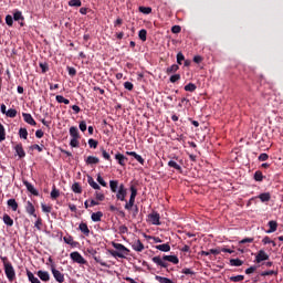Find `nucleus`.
Listing matches in <instances>:
<instances>
[{"label": "nucleus", "instance_id": "f257e3e1", "mask_svg": "<svg viewBox=\"0 0 283 283\" xmlns=\"http://www.w3.org/2000/svg\"><path fill=\"white\" fill-rule=\"evenodd\" d=\"M109 187L111 191L116 193V198L120 200V202H126L125 198H127V188H125V185L120 184L118 186V180H111Z\"/></svg>", "mask_w": 283, "mask_h": 283}, {"label": "nucleus", "instance_id": "f03ea898", "mask_svg": "<svg viewBox=\"0 0 283 283\" xmlns=\"http://www.w3.org/2000/svg\"><path fill=\"white\" fill-rule=\"evenodd\" d=\"M154 264H157V266H161V269H167L169 266L168 262H171V264H178L180 260L176 255H164L160 256H154L153 258Z\"/></svg>", "mask_w": 283, "mask_h": 283}, {"label": "nucleus", "instance_id": "7ed1b4c3", "mask_svg": "<svg viewBox=\"0 0 283 283\" xmlns=\"http://www.w3.org/2000/svg\"><path fill=\"white\" fill-rule=\"evenodd\" d=\"M113 247H114V249H116V251H111V255H113V258L125 259V258H127V255H129V249H127L125 245H123V243H114L113 242Z\"/></svg>", "mask_w": 283, "mask_h": 283}, {"label": "nucleus", "instance_id": "20e7f679", "mask_svg": "<svg viewBox=\"0 0 283 283\" xmlns=\"http://www.w3.org/2000/svg\"><path fill=\"white\" fill-rule=\"evenodd\" d=\"M136 196H138V189H136V187L132 186L129 201L126 202V205H125L126 211H132V209L134 208V205L136 202Z\"/></svg>", "mask_w": 283, "mask_h": 283}, {"label": "nucleus", "instance_id": "39448f33", "mask_svg": "<svg viewBox=\"0 0 283 283\" xmlns=\"http://www.w3.org/2000/svg\"><path fill=\"white\" fill-rule=\"evenodd\" d=\"M51 273L55 280V282L63 283L65 282V274H63L61 271L56 270L55 264H51Z\"/></svg>", "mask_w": 283, "mask_h": 283}, {"label": "nucleus", "instance_id": "423d86ee", "mask_svg": "<svg viewBox=\"0 0 283 283\" xmlns=\"http://www.w3.org/2000/svg\"><path fill=\"white\" fill-rule=\"evenodd\" d=\"M3 269L7 280H9L10 282H14V280H17V272L14 271V266L12 265V263L6 265Z\"/></svg>", "mask_w": 283, "mask_h": 283}, {"label": "nucleus", "instance_id": "0eeeda50", "mask_svg": "<svg viewBox=\"0 0 283 283\" xmlns=\"http://www.w3.org/2000/svg\"><path fill=\"white\" fill-rule=\"evenodd\" d=\"M70 258L73 262H76V264H87L85 258H83L78 252H72Z\"/></svg>", "mask_w": 283, "mask_h": 283}, {"label": "nucleus", "instance_id": "6e6552de", "mask_svg": "<svg viewBox=\"0 0 283 283\" xmlns=\"http://www.w3.org/2000/svg\"><path fill=\"white\" fill-rule=\"evenodd\" d=\"M148 220L150 224H155L156 227H159L160 224V214L158 212H153L148 214Z\"/></svg>", "mask_w": 283, "mask_h": 283}, {"label": "nucleus", "instance_id": "1a4fd4ad", "mask_svg": "<svg viewBox=\"0 0 283 283\" xmlns=\"http://www.w3.org/2000/svg\"><path fill=\"white\" fill-rule=\"evenodd\" d=\"M13 149L18 158H25V150L23 149V144H15Z\"/></svg>", "mask_w": 283, "mask_h": 283}, {"label": "nucleus", "instance_id": "9d476101", "mask_svg": "<svg viewBox=\"0 0 283 283\" xmlns=\"http://www.w3.org/2000/svg\"><path fill=\"white\" fill-rule=\"evenodd\" d=\"M132 249L137 251V253H143V251H145V244H143L142 241L137 239L133 242Z\"/></svg>", "mask_w": 283, "mask_h": 283}, {"label": "nucleus", "instance_id": "9b49d317", "mask_svg": "<svg viewBox=\"0 0 283 283\" xmlns=\"http://www.w3.org/2000/svg\"><path fill=\"white\" fill-rule=\"evenodd\" d=\"M266 260H269V255L265 253L264 250H260L255 255L256 264H260V262H264Z\"/></svg>", "mask_w": 283, "mask_h": 283}, {"label": "nucleus", "instance_id": "f8f14e48", "mask_svg": "<svg viewBox=\"0 0 283 283\" xmlns=\"http://www.w3.org/2000/svg\"><path fill=\"white\" fill-rule=\"evenodd\" d=\"M36 275H38L39 280H41V282L50 281V272H48V271L39 270L36 272Z\"/></svg>", "mask_w": 283, "mask_h": 283}, {"label": "nucleus", "instance_id": "ddd939ff", "mask_svg": "<svg viewBox=\"0 0 283 283\" xmlns=\"http://www.w3.org/2000/svg\"><path fill=\"white\" fill-rule=\"evenodd\" d=\"M25 211L29 216L36 218V209L34 208V205L31 203V201H27Z\"/></svg>", "mask_w": 283, "mask_h": 283}, {"label": "nucleus", "instance_id": "4468645a", "mask_svg": "<svg viewBox=\"0 0 283 283\" xmlns=\"http://www.w3.org/2000/svg\"><path fill=\"white\" fill-rule=\"evenodd\" d=\"M126 155L133 156L139 165H145V159L143 158V156L138 155L136 151H126Z\"/></svg>", "mask_w": 283, "mask_h": 283}, {"label": "nucleus", "instance_id": "2eb2a0df", "mask_svg": "<svg viewBox=\"0 0 283 283\" xmlns=\"http://www.w3.org/2000/svg\"><path fill=\"white\" fill-rule=\"evenodd\" d=\"M22 116L28 125H32L33 127L36 125V120H34V117L30 113H23Z\"/></svg>", "mask_w": 283, "mask_h": 283}, {"label": "nucleus", "instance_id": "dca6fc26", "mask_svg": "<svg viewBox=\"0 0 283 283\" xmlns=\"http://www.w3.org/2000/svg\"><path fill=\"white\" fill-rule=\"evenodd\" d=\"M115 159L118 161V165H120V167H125L127 163V157H125V155L118 153L115 155Z\"/></svg>", "mask_w": 283, "mask_h": 283}, {"label": "nucleus", "instance_id": "f3484780", "mask_svg": "<svg viewBox=\"0 0 283 283\" xmlns=\"http://www.w3.org/2000/svg\"><path fill=\"white\" fill-rule=\"evenodd\" d=\"M155 249H157V251H163V253H169V251H171V245H169V243H164L156 245Z\"/></svg>", "mask_w": 283, "mask_h": 283}, {"label": "nucleus", "instance_id": "a211bd4d", "mask_svg": "<svg viewBox=\"0 0 283 283\" xmlns=\"http://www.w3.org/2000/svg\"><path fill=\"white\" fill-rule=\"evenodd\" d=\"M27 277L29 282L31 283H41V280L39 277L34 276V273H32L30 270H27Z\"/></svg>", "mask_w": 283, "mask_h": 283}, {"label": "nucleus", "instance_id": "6ab92c4d", "mask_svg": "<svg viewBox=\"0 0 283 283\" xmlns=\"http://www.w3.org/2000/svg\"><path fill=\"white\" fill-rule=\"evenodd\" d=\"M23 185L27 187L30 193H32L33 196H39V191L34 189V186L32 184H30L29 181H23Z\"/></svg>", "mask_w": 283, "mask_h": 283}, {"label": "nucleus", "instance_id": "aec40b11", "mask_svg": "<svg viewBox=\"0 0 283 283\" xmlns=\"http://www.w3.org/2000/svg\"><path fill=\"white\" fill-rule=\"evenodd\" d=\"M65 244H70V247H76L78 244V242L74 241V238L72 235H65L63 238Z\"/></svg>", "mask_w": 283, "mask_h": 283}, {"label": "nucleus", "instance_id": "412c9836", "mask_svg": "<svg viewBox=\"0 0 283 283\" xmlns=\"http://www.w3.org/2000/svg\"><path fill=\"white\" fill-rule=\"evenodd\" d=\"M87 182H88L90 187H92V189H95L96 191H101V186L94 181V178L88 177Z\"/></svg>", "mask_w": 283, "mask_h": 283}, {"label": "nucleus", "instance_id": "4be33fe9", "mask_svg": "<svg viewBox=\"0 0 283 283\" xmlns=\"http://www.w3.org/2000/svg\"><path fill=\"white\" fill-rule=\"evenodd\" d=\"M270 229L266 230V233H275L277 231V221H269Z\"/></svg>", "mask_w": 283, "mask_h": 283}, {"label": "nucleus", "instance_id": "5701e85b", "mask_svg": "<svg viewBox=\"0 0 283 283\" xmlns=\"http://www.w3.org/2000/svg\"><path fill=\"white\" fill-rule=\"evenodd\" d=\"M102 218H103V213L101 211L93 212L91 216V220L93 222H101Z\"/></svg>", "mask_w": 283, "mask_h": 283}, {"label": "nucleus", "instance_id": "b1692460", "mask_svg": "<svg viewBox=\"0 0 283 283\" xmlns=\"http://www.w3.org/2000/svg\"><path fill=\"white\" fill-rule=\"evenodd\" d=\"M78 229L84 235H90V228L87 227V223H80Z\"/></svg>", "mask_w": 283, "mask_h": 283}, {"label": "nucleus", "instance_id": "393cba45", "mask_svg": "<svg viewBox=\"0 0 283 283\" xmlns=\"http://www.w3.org/2000/svg\"><path fill=\"white\" fill-rule=\"evenodd\" d=\"M8 207H10V209H12V211H17V209H19V203L17 202L15 199H9L7 201Z\"/></svg>", "mask_w": 283, "mask_h": 283}, {"label": "nucleus", "instance_id": "a878e982", "mask_svg": "<svg viewBox=\"0 0 283 283\" xmlns=\"http://www.w3.org/2000/svg\"><path fill=\"white\" fill-rule=\"evenodd\" d=\"M70 136L72 138H81V135H78V128L76 126H72L70 128Z\"/></svg>", "mask_w": 283, "mask_h": 283}, {"label": "nucleus", "instance_id": "bb28decb", "mask_svg": "<svg viewBox=\"0 0 283 283\" xmlns=\"http://www.w3.org/2000/svg\"><path fill=\"white\" fill-rule=\"evenodd\" d=\"M168 167L176 169V171H182V167L180 165H178V163H176L175 160H169Z\"/></svg>", "mask_w": 283, "mask_h": 283}, {"label": "nucleus", "instance_id": "cd10ccee", "mask_svg": "<svg viewBox=\"0 0 283 283\" xmlns=\"http://www.w3.org/2000/svg\"><path fill=\"white\" fill-rule=\"evenodd\" d=\"M99 159L97 157L94 156H88L86 158V165H98Z\"/></svg>", "mask_w": 283, "mask_h": 283}, {"label": "nucleus", "instance_id": "c85d7f7f", "mask_svg": "<svg viewBox=\"0 0 283 283\" xmlns=\"http://www.w3.org/2000/svg\"><path fill=\"white\" fill-rule=\"evenodd\" d=\"M155 280L159 283H174V281H171V279L160 276V275H156Z\"/></svg>", "mask_w": 283, "mask_h": 283}, {"label": "nucleus", "instance_id": "c756f323", "mask_svg": "<svg viewBox=\"0 0 283 283\" xmlns=\"http://www.w3.org/2000/svg\"><path fill=\"white\" fill-rule=\"evenodd\" d=\"M4 224H7V227H12L14 224V220H12L9 214H3L2 218Z\"/></svg>", "mask_w": 283, "mask_h": 283}, {"label": "nucleus", "instance_id": "7c9ffc66", "mask_svg": "<svg viewBox=\"0 0 283 283\" xmlns=\"http://www.w3.org/2000/svg\"><path fill=\"white\" fill-rule=\"evenodd\" d=\"M177 70H180V66H178V64H172L171 66L167 67L166 73L176 74Z\"/></svg>", "mask_w": 283, "mask_h": 283}, {"label": "nucleus", "instance_id": "2f4dec72", "mask_svg": "<svg viewBox=\"0 0 283 283\" xmlns=\"http://www.w3.org/2000/svg\"><path fill=\"white\" fill-rule=\"evenodd\" d=\"M259 199L261 200V202H269V200H271V193L269 192L261 193L259 196Z\"/></svg>", "mask_w": 283, "mask_h": 283}, {"label": "nucleus", "instance_id": "473e14b6", "mask_svg": "<svg viewBox=\"0 0 283 283\" xmlns=\"http://www.w3.org/2000/svg\"><path fill=\"white\" fill-rule=\"evenodd\" d=\"M244 264V261L240 259H231L230 260V265L231 266H242Z\"/></svg>", "mask_w": 283, "mask_h": 283}, {"label": "nucleus", "instance_id": "72a5a7b5", "mask_svg": "<svg viewBox=\"0 0 283 283\" xmlns=\"http://www.w3.org/2000/svg\"><path fill=\"white\" fill-rule=\"evenodd\" d=\"M59 196H61V191H59V189H56V186H53L52 191H51L52 200H56V198H59Z\"/></svg>", "mask_w": 283, "mask_h": 283}, {"label": "nucleus", "instance_id": "f704fd0d", "mask_svg": "<svg viewBox=\"0 0 283 283\" xmlns=\"http://www.w3.org/2000/svg\"><path fill=\"white\" fill-rule=\"evenodd\" d=\"M72 191H74V193H83V188H81L78 182H75L72 185Z\"/></svg>", "mask_w": 283, "mask_h": 283}, {"label": "nucleus", "instance_id": "c9c22d12", "mask_svg": "<svg viewBox=\"0 0 283 283\" xmlns=\"http://www.w3.org/2000/svg\"><path fill=\"white\" fill-rule=\"evenodd\" d=\"M254 180L256 182H262L264 180V175H262V171L258 170L254 172Z\"/></svg>", "mask_w": 283, "mask_h": 283}, {"label": "nucleus", "instance_id": "e433bc0d", "mask_svg": "<svg viewBox=\"0 0 283 283\" xmlns=\"http://www.w3.org/2000/svg\"><path fill=\"white\" fill-rule=\"evenodd\" d=\"M55 101H57V103H64V105H70V99L63 97V95L55 96Z\"/></svg>", "mask_w": 283, "mask_h": 283}, {"label": "nucleus", "instance_id": "4c0bfd02", "mask_svg": "<svg viewBox=\"0 0 283 283\" xmlns=\"http://www.w3.org/2000/svg\"><path fill=\"white\" fill-rule=\"evenodd\" d=\"M3 140H6V127L0 123V143H3Z\"/></svg>", "mask_w": 283, "mask_h": 283}, {"label": "nucleus", "instance_id": "58836bf2", "mask_svg": "<svg viewBox=\"0 0 283 283\" xmlns=\"http://www.w3.org/2000/svg\"><path fill=\"white\" fill-rule=\"evenodd\" d=\"M69 6H70L71 8H81L82 2H81V0H70V1H69Z\"/></svg>", "mask_w": 283, "mask_h": 283}, {"label": "nucleus", "instance_id": "ea45409f", "mask_svg": "<svg viewBox=\"0 0 283 283\" xmlns=\"http://www.w3.org/2000/svg\"><path fill=\"white\" fill-rule=\"evenodd\" d=\"M19 136H20V138H23L24 140H28V129L27 128H20L19 129Z\"/></svg>", "mask_w": 283, "mask_h": 283}, {"label": "nucleus", "instance_id": "a19ab883", "mask_svg": "<svg viewBox=\"0 0 283 283\" xmlns=\"http://www.w3.org/2000/svg\"><path fill=\"white\" fill-rule=\"evenodd\" d=\"M34 227H35V229H38V231H41V227H43V219H41V217H36Z\"/></svg>", "mask_w": 283, "mask_h": 283}, {"label": "nucleus", "instance_id": "79ce46f5", "mask_svg": "<svg viewBox=\"0 0 283 283\" xmlns=\"http://www.w3.org/2000/svg\"><path fill=\"white\" fill-rule=\"evenodd\" d=\"M196 90H197V86H196V84H193V83H189V84H187V85L185 86V91H186V92H196Z\"/></svg>", "mask_w": 283, "mask_h": 283}, {"label": "nucleus", "instance_id": "37998d69", "mask_svg": "<svg viewBox=\"0 0 283 283\" xmlns=\"http://www.w3.org/2000/svg\"><path fill=\"white\" fill-rule=\"evenodd\" d=\"M140 41H147V30L142 29L138 33Z\"/></svg>", "mask_w": 283, "mask_h": 283}, {"label": "nucleus", "instance_id": "c03bdc74", "mask_svg": "<svg viewBox=\"0 0 283 283\" xmlns=\"http://www.w3.org/2000/svg\"><path fill=\"white\" fill-rule=\"evenodd\" d=\"M6 116H8V118H15L17 117V109H14V108L8 109Z\"/></svg>", "mask_w": 283, "mask_h": 283}, {"label": "nucleus", "instance_id": "a18cd8bd", "mask_svg": "<svg viewBox=\"0 0 283 283\" xmlns=\"http://www.w3.org/2000/svg\"><path fill=\"white\" fill-rule=\"evenodd\" d=\"M13 19L14 21H23V13H21V11H15L13 13Z\"/></svg>", "mask_w": 283, "mask_h": 283}, {"label": "nucleus", "instance_id": "49530a36", "mask_svg": "<svg viewBox=\"0 0 283 283\" xmlns=\"http://www.w3.org/2000/svg\"><path fill=\"white\" fill-rule=\"evenodd\" d=\"M139 12L143 14H151V8L150 7H139Z\"/></svg>", "mask_w": 283, "mask_h": 283}, {"label": "nucleus", "instance_id": "de8ad7c7", "mask_svg": "<svg viewBox=\"0 0 283 283\" xmlns=\"http://www.w3.org/2000/svg\"><path fill=\"white\" fill-rule=\"evenodd\" d=\"M42 211L44 213H51L52 212V206H48L45 203H41Z\"/></svg>", "mask_w": 283, "mask_h": 283}, {"label": "nucleus", "instance_id": "09e8293b", "mask_svg": "<svg viewBox=\"0 0 283 283\" xmlns=\"http://www.w3.org/2000/svg\"><path fill=\"white\" fill-rule=\"evenodd\" d=\"M6 23H7V25H9V28H12V25L14 23V19L12 18V15H10V14L6 15Z\"/></svg>", "mask_w": 283, "mask_h": 283}, {"label": "nucleus", "instance_id": "8fccbe9b", "mask_svg": "<svg viewBox=\"0 0 283 283\" xmlns=\"http://www.w3.org/2000/svg\"><path fill=\"white\" fill-rule=\"evenodd\" d=\"M95 199L98 200L99 202H103V200H105V195L101 191H96Z\"/></svg>", "mask_w": 283, "mask_h": 283}, {"label": "nucleus", "instance_id": "3c124183", "mask_svg": "<svg viewBox=\"0 0 283 283\" xmlns=\"http://www.w3.org/2000/svg\"><path fill=\"white\" fill-rule=\"evenodd\" d=\"M244 280V275H237V276H231L230 282H242Z\"/></svg>", "mask_w": 283, "mask_h": 283}, {"label": "nucleus", "instance_id": "603ef678", "mask_svg": "<svg viewBox=\"0 0 283 283\" xmlns=\"http://www.w3.org/2000/svg\"><path fill=\"white\" fill-rule=\"evenodd\" d=\"M80 138L81 137H73V138H71V142H70L71 147H78V139Z\"/></svg>", "mask_w": 283, "mask_h": 283}, {"label": "nucleus", "instance_id": "864d4df0", "mask_svg": "<svg viewBox=\"0 0 283 283\" xmlns=\"http://www.w3.org/2000/svg\"><path fill=\"white\" fill-rule=\"evenodd\" d=\"M261 275L262 277H266V275H277V271H273V270L265 271V272H262Z\"/></svg>", "mask_w": 283, "mask_h": 283}, {"label": "nucleus", "instance_id": "5fc2aeb1", "mask_svg": "<svg viewBox=\"0 0 283 283\" xmlns=\"http://www.w3.org/2000/svg\"><path fill=\"white\" fill-rule=\"evenodd\" d=\"M88 145L92 149H96L98 147V142L95 139H88Z\"/></svg>", "mask_w": 283, "mask_h": 283}, {"label": "nucleus", "instance_id": "6e6d98bb", "mask_svg": "<svg viewBox=\"0 0 283 283\" xmlns=\"http://www.w3.org/2000/svg\"><path fill=\"white\" fill-rule=\"evenodd\" d=\"M0 260L3 264V268L9 266L10 264H12L9 260L8 256H0Z\"/></svg>", "mask_w": 283, "mask_h": 283}, {"label": "nucleus", "instance_id": "4d7b16f0", "mask_svg": "<svg viewBox=\"0 0 283 283\" xmlns=\"http://www.w3.org/2000/svg\"><path fill=\"white\" fill-rule=\"evenodd\" d=\"M97 182H99L102 187H107V182H105V179H103L101 175H97Z\"/></svg>", "mask_w": 283, "mask_h": 283}, {"label": "nucleus", "instance_id": "13d9d810", "mask_svg": "<svg viewBox=\"0 0 283 283\" xmlns=\"http://www.w3.org/2000/svg\"><path fill=\"white\" fill-rule=\"evenodd\" d=\"M182 29L180 28V25H174L172 28H171V32H172V34H180V31H181Z\"/></svg>", "mask_w": 283, "mask_h": 283}, {"label": "nucleus", "instance_id": "bf43d9fd", "mask_svg": "<svg viewBox=\"0 0 283 283\" xmlns=\"http://www.w3.org/2000/svg\"><path fill=\"white\" fill-rule=\"evenodd\" d=\"M124 87L125 90H128V92H132V90H134V84L132 82H125Z\"/></svg>", "mask_w": 283, "mask_h": 283}, {"label": "nucleus", "instance_id": "052dcab7", "mask_svg": "<svg viewBox=\"0 0 283 283\" xmlns=\"http://www.w3.org/2000/svg\"><path fill=\"white\" fill-rule=\"evenodd\" d=\"M259 160L261 163H264L266 160H269V155L266 153H262L260 156H259Z\"/></svg>", "mask_w": 283, "mask_h": 283}, {"label": "nucleus", "instance_id": "680f3d73", "mask_svg": "<svg viewBox=\"0 0 283 283\" xmlns=\"http://www.w3.org/2000/svg\"><path fill=\"white\" fill-rule=\"evenodd\" d=\"M182 61H185V55L182 53L177 54V63L182 65Z\"/></svg>", "mask_w": 283, "mask_h": 283}, {"label": "nucleus", "instance_id": "e2e57ef3", "mask_svg": "<svg viewBox=\"0 0 283 283\" xmlns=\"http://www.w3.org/2000/svg\"><path fill=\"white\" fill-rule=\"evenodd\" d=\"M177 81H180V74H175L170 76V83H177Z\"/></svg>", "mask_w": 283, "mask_h": 283}, {"label": "nucleus", "instance_id": "0e129e2a", "mask_svg": "<svg viewBox=\"0 0 283 283\" xmlns=\"http://www.w3.org/2000/svg\"><path fill=\"white\" fill-rule=\"evenodd\" d=\"M253 238H245L239 242V244H247L253 242Z\"/></svg>", "mask_w": 283, "mask_h": 283}, {"label": "nucleus", "instance_id": "69168bd1", "mask_svg": "<svg viewBox=\"0 0 283 283\" xmlns=\"http://www.w3.org/2000/svg\"><path fill=\"white\" fill-rule=\"evenodd\" d=\"M80 129L81 132H87V124L84 120L80 123Z\"/></svg>", "mask_w": 283, "mask_h": 283}, {"label": "nucleus", "instance_id": "338daca9", "mask_svg": "<svg viewBox=\"0 0 283 283\" xmlns=\"http://www.w3.org/2000/svg\"><path fill=\"white\" fill-rule=\"evenodd\" d=\"M102 156H103V158H105V160H112L109 153H107L106 150H102Z\"/></svg>", "mask_w": 283, "mask_h": 283}, {"label": "nucleus", "instance_id": "774afa93", "mask_svg": "<svg viewBox=\"0 0 283 283\" xmlns=\"http://www.w3.org/2000/svg\"><path fill=\"white\" fill-rule=\"evenodd\" d=\"M70 76H76V69L67 67Z\"/></svg>", "mask_w": 283, "mask_h": 283}]
</instances>
